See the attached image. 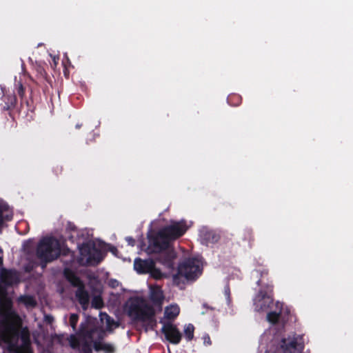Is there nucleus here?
Listing matches in <instances>:
<instances>
[{
    "label": "nucleus",
    "mask_w": 353,
    "mask_h": 353,
    "mask_svg": "<svg viewBox=\"0 0 353 353\" xmlns=\"http://www.w3.org/2000/svg\"><path fill=\"white\" fill-rule=\"evenodd\" d=\"M185 220L171 221L170 223L157 232L148 234L149 248L152 252L159 253L169 248L170 242L181 237L188 230Z\"/></svg>",
    "instance_id": "obj_1"
},
{
    "label": "nucleus",
    "mask_w": 353,
    "mask_h": 353,
    "mask_svg": "<svg viewBox=\"0 0 353 353\" xmlns=\"http://www.w3.org/2000/svg\"><path fill=\"white\" fill-rule=\"evenodd\" d=\"M0 339H4L8 343L12 353H33L30 332L26 327L18 329L7 326L4 331L0 329Z\"/></svg>",
    "instance_id": "obj_2"
},
{
    "label": "nucleus",
    "mask_w": 353,
    "mask_h": 353,
    "mask_svg": "<svg viewBox=\"0 0 353 353\" xmlns=\"http://www.w3.org/2000/svg\"><path fill=\"white\" fill-rule=\"evenodd\" d=\"M303 348L302 337L296 334L288 337L274 336L260 353H301Z\"/></svg>",
    "instance_id": "obj_3"
},
{
    "label": "nucleus",
    "mask_w": 353,
    "mask_h": 353,
    "mask_svg": "<svg viewBox=\"0 0 353 353\" xmlns=\"http://www.w3.org/2000/svg\"><path fill=\"white\" fill-rule=\"evenodd\" d=\"M60 254V243L53 236L43 237L37 246L36 256L39 259L43 269L46 268L48 263L57 259Z\"/></svg>",
    "instance_id": "obj_4"
},
{
    "label": "nucleus",
    "mask_w": 353,
    "mask_h": 353,
    "mask_svg": "<svg viewBox=\"0 0 353 353\" xmlns=\"http://www.w3.org/2000/svg\"><path fill=\"white\" fill-rule=\"evenodd\" d=\"M95 330V329H87L83 326V323H81L76 334L69 336L70 346L73 350H80V353H92V343Z\"/></svg>",
    "instance_id": "obj_5"
},
{
    "label": "nucleus",
    "mask_w": 353,
    "mask_h": 353,
    "mask_svg": "<svg viewBox=\"0 0 353 353\" xmlns=\"http://www.w3.org/2000/svg\"><path fill=\"white\" fill-rule=\"evenodd\" d=\"M80 256L77 262L81 266H96L103 260L101 251L97 248L94 243L85 242L78 246Z\"/></svg>",
    "instance_id": "obj_6"
},
{
    "label": "nucleus",
    "mask_w": 353,
    "mask_h": 353,
    "mask_svg": "<svg viewBox=\"0 0 353 353\" xmlns=\"http://www.w3.org/2000/svg\"><path fill=\"white\" fill-rule=\"evenodd\" d=\"M203 272V264L201 260L195 257L185 259L177 268V275L184 277L188 281H194Z\"/></svg>",
    "instance_id": "obj_7"
},
{
    "label": "nucleus",
    "mask_w": 353,
    "mask_h": 353,
    "mask_svg": "<svg viewBox=\"0 0 353 353\" xmlns=\"http://www.w3.org/2000/svg\"><path fill=\"white\" fill-rule=\"evenodd\" d=\"M256 283L261 288L254 299V305L256 311L264 312L268 310L273 303V285L272 283L265 285L262 279H259Z\"/></svg>",
    "instance_id": "obj_8"
},
{
    "label": "nucleus",
    "mask_w": 353,
    "mask_h": 353,
    "mask_svg": "<svg viewBox=\"0 0 353 353\" xmlns=\"http://www.w3.org/2000/svg\"><path fill=\"white\" fill-rule=\"evenodd\" d=\"M154 307L148 304L142 298L134 297L130 301L128 315L135 321H140L145 316H152Z\"/></svg>",
    "instance_id": "obj_9"
},
{
    "label": "nucleus",
    "mask_w": 353,
    "mask_h": 353,
    "mask_svg": "<svg viewBox=\"0 0 353 353\" xmlns=\"http://www.w3.org/2000/svg\"><path fill=\"white\" fill-rule=\"evenodd\" d=\"M0 111L2 113L8 112L9 116L12 117L14 112H19L20 109L17 104V98L13 93H5L0 99Z\"/></svg>",
    "instance_id": "obj_10"
},
{
    "label": "nucleus",
    "mask_w": 353,
    "mask_h": 353,
    "mask_svg": "<svg viewBox=\"0 0 353 353\" xmlns=\"http://www.w3.org/2000/svg\"><path fill=\"white\" fill-rule=\"evenodd\" d=\"M161 332L165 335L166 340L172 344H179L181 341V333L176 326L170 322L163 324Z\"/></svg>",
    "instance_id": "obj_11"
},
{
    "label": "nucleus",
    "mask_w": 353,
    "mask_h": 353,
    "mask_svg": "<svg viewBox=\"0 0 353 353\" xmlns=\"http://www.w3.org/2000/svg\"><path fill=\"white\" fill-rule=\"evenodd\" d=\"M83 326H85L87 329H95L94 331V336L92 339V346L93 345V348L95 351L99 352L102 350V347L104 343H102L105 334V332L99 328L95 325H89L87 323H83Z\"/></svg>",
    "instance_id": "obj_12"
},
{
    "label": "nucleus",
    "mask_w": 353,
    "mask_h": 353,
    "mask_svg": "<svg viewBox=\"0 0 353 353\" xmlns=\"http://www.w3.org/2000/svg\"><path fill=\"white\" fill-rule=\"evenodd\" d=\"M154 261L152 259H142L136 258L134 261V269L140 274H148L153 268Z\"/></svg>",
    "instance_id": "obj_13"
},
{
    "label": "nucleus",
    "mask_w": 353,
    "mask_h": 353,
    "mask_svg": "<svg viewBox=\"0 0 353 353\" xmlns=\"http://www.w3.org/2000/svg\"><path fill=\"white\" fill-rule=\"evenodd\" d=\"M162 253L159 257V261L168 269L174 268V259L176 258V254L173 250L168 248L161 251Z\"/></svg>",
    "instance_id": "obj_14"
},
{
    "label": "nucleus",
    "mask_w": 353,
    "mask_h": 353,
    "mask_svg": "<svg viewBox=\"0 0 353 353\" xmlns=\"http://www.w3.org/2000/svg\"><path fill=\"white\" fill-rule=\"evenodd\" d=\"M0 280L6 285H12L19 281V275L17 271L1 268Z\"/></svg>",
    "instance_id": "obj_15"
},
{
    "label": "nucleus",
    "mask_w": 353,
    "mask_h": 353,
    "mask_svg": "<svg viewBox=\"0 0 353 353\" xmlns=\"http://www.w3.org/2000/svg\"><path fill=\"white\" fill-rule=\"evenodd\" d=\"M63 276L71 284L72 286L79 288L83 285L84 283L81 279L76 274V273L69 268H65L63 270Z\"/></svg>",
    "instance_id": "obj_16"
},
{
    "label": "nucleus",
    "mask_w": 353,
    "mask_h": 353,
    "mask_svg": "<svg viewBox=\"0 0 353 353\" xmlns=\"http://www.w3.org/2000/svg\"><path fill=\"white\" fill-rule=\"evenodd\" d=\"M75 296L82 307L86 309L89 304V294L85 290L84 285L77 288Z\"/></svg>",
    "instance_id": "obj_17"
},
{
    "label": "nucleus",
    "mask_w": 353,
    "mask_h": 353,
    "mask_svg": "<svg viewBox=\"0 0 353 353\" xmlns=\"http://www.w3.org/2000/svg\"><path fill=\"white\" fill-rule=\"evenodd\" d=\"M163 293L159 286H154L151 288L150 300L155 305H161L163 303Z\"/></svg>",
    "instance_id": "obj_18"
},
{
    "label": "nucleus",
    "mask_w": 353,
    "mask_h": 353,
    "mask_svg": "<svg viewBox=\"0 0 353 353\" xmlns=\"http://www.w3.org/2000/svg\"><path fill=\"white\" fill-rule=\"evenodd\" d=\"M201 237L207 244L215 243L219 241L220 236L212 230H204L201 232Z\"/></svg>",
    "instance_id": "obj_19"
},
{
    "label": "nucleus",
    "mask_w": 353,
    "mask_h": 353,
    "mask_svg": "<svg viewBox=\"0 0 353 353\" xmlns=\"http://www.w3.org/2000/svg\"><path fill=\"white\" fill-rule=\"evenodd\" d=\"M180 312V309L176 305H171L165 309L164 316L168 320H174Z\"/></svg>",
    "instance_id": "obj_20"
},
{
    "label": "nucleus",
    "mask_w": 353,
    "mask_h": 353,
    "mask_svg": "<svg viewBox=\"0 0 353 353\" xmlns=\"http://www.w3.org/2000/svg\"><path fill=\"white\" fill-rule=\"evenodd\" d=\"M19 303L24 304L26 307H34L37 305L35 299L31 295H22L18 299Z\"/></svg>",
    "instance_id": "obj_21"
},
{
    "label": "nucleus",
    "mask_w": 353,
    "mask_h": 353,
    "mask_svg": "<svg viewBox=\"0 0 353 353\" xmlns=\"http://www.w3.org/2000/svg\"><path fill=\"white\" fill-rule=\"evenodd\" d=\"M243 240L248 241L250 248L252 247L254 241V236L253 230L252 229L246 228L243 230Z\"/></svg>",
    "instance_id": "obj_22"
},
{
    "label": "nucleus",
    "mask_w": 353,
    "mask_h": 353,
    "mask_svg": "<svg viewBox=\"0 0 353 353\" xmlns=\"http://www.w3.org/2000/svg\"><path fill=\"white\" fill-rule=\"evenodd\" d=\"M228 103L232 106H238L242 102L241 97L238 94H232L228 96Z\"/></svg>",
    "instance_id": "obj_23"
},
{
    "label": "nucleus",
    "mask_w": 353,
    "mask_h": 353,
    "mask_svg": "<svg viewBox=\"0 0 353 353\" xmlns=\"http://www.w3.org/2000/svg\"><path fill=\"white\" fill-rule=\"evenodd\" d=\"M140 321L147 323V325L153 330L157 325V320L155 319V310H154V314L152 316H145Z\"/></svg>",
    "instance_id": "obj_24"
},
{
    "label": "nucleus",
    "mask_w": 353,
    "mask_h": 353,
    "mask_svg": "<svg viewBox=\"0 0 353 353\" xmlns=\"http://www.w3.org/2000/svg\"><path fill=\"white\" fill-rule=\"evenodd\" d=\"M194 327L192 324L189 323L185 326L184 336L188 341H191L194 338Z\"/></svg>",
    "instance_id": "obj_25"
},
{
    "label": "nucleus",
    "mask_w": 353,
    "mask_h": 353,
    "mask_svg": "<svg viewBox=\"0 0 353 353\" xmlns=\"http://www.w3.org/2000/svg\"><path fill=\"white\" fill-rule=\"evenodd\" d=\"M281 315V312H270L267 314V319L269 322L275 324L279 321Z\"/></svg>",
    "instance_id": "obj_26"
},
{
    "label": "nucleus",
    "mask_w": 353,
    "mask_h": 353,
    "mask_svg": "<svg viewBox=\"0 0 353 353\" xmlns=\"http://www.w3.org/2000/svg\"><path fill=\"white\" fill-rule=\"evenodd\" d=\"M150 276L155 279H161L163 276V274L161 270L156 268V263H154L153 268L151 269V271L148 272Z\"/></svg>",
    "instance_id": "obj_27"
},
{
    "label": "nucleus",
    "mask_w": 353,
    "mask_h": 353,
    "mask_svg": "<svg viewBox=\"0 0 353 353\" xmlns=\"http://www.w3.org/2000/svg\"><path fill=\"white\" fill-rule=\"evenodd\" d=\"M103 306V301L101 296H94L92 300V307L101 309Z\"/></svg>",
    "instance_id": "obj_28"
},
{
    "label": "nucleus",
    "mask_w": 353,
    "mask_h": 353,
    "mask_svg": "<svg viewBox=\"0 0 353 353\" xmlns=\"http://www.w3.org/2000/svg\"><path fill=\"white\" fill-rule=\"evenodd\" d=\"M79 321V315L77 314H71L70 316L69 321L70 326L73 329V330H76L77 324Z\"/></svg>",
    "instance_id": "obj_29"
},
{
    "label": "nucleus",
    "mask_w": 353,
    "mask_h": 353,
    "mask_svg": "<svg viewBox=\"0 0 353 353\" xmlns=\"http://www.w3.org/2000/svg\"><path fill=\"white\" fill-rule=\"evenodd\" d=\"M256 272L260 274L261 278L259 279H262L263 281V283H272L271 282H269L268 279L267 278L266 281H265V278L268 276V270L265 268L259 269L256 270Z\"/></svg>",
    "instance_id": "obj_30"
},
{
    "label": "nucleus",
    "mask_w": 353,
    "mask_h": 353,
    "mask_svg": "<svg viewBox=\"0 0 353 353\" xmlns=\"http://www.w3.org/2000/svg\"><path fill=\"white\" fill-rule=\"evenodd\" d=\"M36 71L37 74L43 79L46 80L48 77V74L46 72L45 69L41 66L39 65L36 68Z\"/></svg>",
    "instance_id": "obj_31"
},
{
    "label": "nucleus",
    "mask_w": 353,
    "mask_h": 353,
    "mask_svg": "<svg viewBox=\"0 0 353 353\" xmlns=\"http://www.w3.org/2000/svg\"><path fill=\"white\" fill-rule=\"evenodd\" d=\"M12 218V215H6L3 216V206L0 205V228L3 226V221H10Z\"/></svg>",
    "instance_id": "obj_32"
},
{
    "label": "nucleus",
    "mask_w": 353,
    "mask_h": 353,
    "mask_svg": "<svg viewBox=\"0 0 353 353\" xmlns=\"http://www.w3.org/2000/svg\"><path fill=\"white\" fill-rule=\"evenodd\" d=\"M17 91V94L19 96V97L21 98V101H23L24 96H25V88L23 87V85L21 83H19Z\"/></svg>",
    "instance_id": "obj_33"
},
{
    "label": "nucleus",
    "mask_w": 353,
    "mask_h": 353,
    "mask_svg": "<svg viewBox=\"0 0 353 353\" xmlns=\"http://www.w3.org/2000/svg\"><path fill=\"white\" fill-rule=\"evenodd\" d=\"M63 170V166L59 164H56L52 168V171L57 176L62 174Z\"/></svg>",
    "instance_id": "obj_34"
},
{
    "label": "nucleus",
    "mask_w": 353,
    "mask_h": 353,
    "mask_svg": "<svg viewBox=\"0 0 353 353\" xmlns=\"http://www.w3.org/2000/svg\"><path fill=\"white\" fill-rule=\"evenodd\" d=\"M102 350L108 353H113L114 352V347L110 343H104L102 347Z\"/></svg>",
    "instance_id": "obj_35"
},
{
    "label": "nucleus",
    "mask_w": 353,
    "mask_h": 353,
    "mask_svg": "<svg viewBox=\"0 0 353 353\" xmlns=\"http://www.w3.org/2000/svg\"><path fill=\"white\" fill-rule=\"evenodd\" d=\"M224 294L226 297L228 304L229 305L231 303V296H230V288L228 285L224 288Z\"/></svg>",
    "instance_id": "obj_36"
},
{
    "label": "nucleus",
    "mask_w": 353,
    "mask_h": 353,
    "mask_svg": "<svg viewBox=\"0 0 353 353\" xmlns=\"http://www.w3.org/2000/svg\"><path fill=\"white\" fill-rule=\"evenodd\" d=\"M67 253L68 256H70V260L68 261H64L65 263L67 265H70L74 262V254L73 252H70L69 250H68Z\"/></svg>",
    "instance_id": "obj_37"
},
{
    "label": "nucleus",
    "mask_w": 353,
    "mask_h": 353,
    "mask_svg": "<svg viewBox=\"0 0 353 353\" xmlns=\"http://www.w3.org/2000/svg\"><path fill=\"white\" fill-rule=\"evenodd\" d=\"M203 343L205 345H210L212 344V341H211V339H210V337L208 334H205L203 336Z\"/></svg>",
    "instance_id": "obj_38"
},
{
    "label": "nucleus",
    "mask_w": 353,
    "mask_h": 353,
    "mask_svg": "<svg viewBox=\"0 0 353 353\" xmlns=\"http://www.w3.org/2000/svg\"><path fill=\"white\" fill-rule=\"evenodd\" d=\"M114 323V321L110 316L106 314V324L108 327H110L112 324Z\"/></svg>",
    "instance_id": "obj_39"
},
{
    "label": "nucleus",
    "mask_w": 353,
    "mask_h": 353,
    "mask_svg": "<svg viewBox=\"0 0 353 353\" xmlns=\"http://www.w3.org/2000/svg\"><path fill=\"white\" fill-rule=\"evenodd\" d=\"M126 240L128 242V244L133 246L135 243V241L132 237L128 236L126 237Z\"/></svg>",
    "instance_id": "obj_40"
},
{
    "label": "nucleus",
    "mask_w": 353,
    "mask_h": 353,
    "mask_svg": "<svg viewBox=\"0 0 353 353\" xmlns=\"http://www.w3.org/2000/svg\"><path fill=\"white\" fill-rule=\"evenodd\" d=\"M110 251L111 252H112L113 254H115V253H116V252H117V248H116V247H114V246H111V248H110Z\"/></svg>",
    "instance_id": "obj_41"
},
{
    "label": "nucleus",
    "mask_w": 353,
    "mask_h": 353,
    "mask_svg": "<svg viewBox=\"0 0 353 353\" xmlns=\"http://www.w3.org/2000/svg\"><path fill=\"white\" fill-rule=\"evenodd\" d=\"M3 257L0 256V267L3 268Z\"/></svg>",
    "instance_id": "obj_42"
},
{
    "label": "nucleus",
    "mask_w": 353,
    "mask_h": 353,
    "mask_svg": "<svg viewBox=\"0 0 353 353\" xmlns=\"http://www.w3.org/2000/svg\"><path fill=\"white\" fill-rule=\"evenodd\" d=\"M81 125H82L81 124H79V123H77V124L76 125L75 128H76L77 129H79V128L81 127Z\"/></svg>",
    "instance_id": "obj_43"
},
{
    "label": "nucleus",
    "mask_w": 353,
    "mask_h": 353,
    "mask_svg": "<svg viewBox=\"0 0 353 353\" xmlns=\"http://www.w3.org/2000/svg\"><path fill=\"white\" fill-rule=\"evenodd\" d=\"M76 229H77V228L75 225H72V227L71 228V230H75Z\"/></svg>",
    "instance_id": "obj_44"
},
{
    "label": "nucleus",
    "mask_w": 353,
    "mask_h": 353,
    "mask_svg": "<svg viewBox=\"0 0 353 353\" xmlns=\"http://www.w3.org/2000/svg\"><path fill=\"white\" fill-rule=\"evenodd\" d=\"M47 319H48L49 322H50V320H52V317L48 316Z\"/></svg>",
    "instance_id": "obj_45"
},
{
    "label": "nucleus",
    "mask_w": 353,
    "mask_h": 353,
    "mask_svg": "<svg viewBox=\"0 0 353 353\" xmlns=\"http://www.w3.org/2000/svg\"><path fill=\"white\" fill-rule=\"evenodd\" d=\"M26 271H27V272H30V270H29V269L27 268H26Z\"/></svg>",
    "instance_id": "obj_46"
}]
</instances>
